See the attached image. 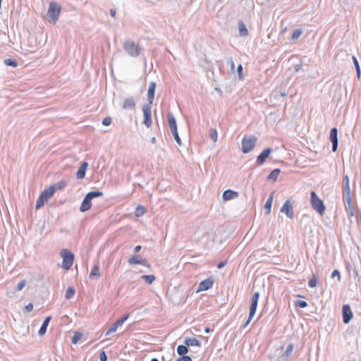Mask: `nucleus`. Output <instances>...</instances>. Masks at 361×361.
<instances>
[{"label":"nucleus","mask_w":361,"mask_h":361,"mask_svg":"<svg viewBox=\"0 0 361 361\" xmlns=\"http://www.w3.org/2000/svg\"><path fill=\"white\" fill-rule=\"evenodd\" d=\"M336 276H338V280L340 281V279H341V274H340V272L339 271H338L337 269H335L332 274H331V277L334 278Z\"/></svg>","instance_id":"603ef678"},{"label":"nucleus","mask_w":361,"mask_h":361,"mask_svg":"<svg viewBox=\"0 0 361 361\" xmlns=\"http://www.w3.org/2000/svg\"><path fill=\"white\" fill-rule=\"evenodd\" d=\"M101 273H100V268L98 265H94L92 270L90 271V273L89 274V278L91 279H93L94 278L98 279L100 277Z\"/></svg>","instance_id":"5701e85b"},{"label":"nucleus","mask_w":361,"mask_h":361,"mask_svg":"<svg viewBox=\"0 0 361 361\" xmlns=\"http://www.w3.org/2000/svg\"><path fill=\"white\" fill-rule=\"evenodd\" d=\"M271 152L272 149L270 147L264 149L257 157L256 164L257 165L263 164L266 161V159L269 157Z\"/></svg>","instance_id":"4468645a"},{"label":"nucleus","mask_w":361,"mask_h":361,"mask_svg":"<svg viewBox=\"0 0 361 361\" xmlns=\"http://www.w3.org/2000/svg\"><path fill=\"white\" fill-rule=\"evenodd\" d=\"M25 310H26V312H30L32 311L33 310V305L32 303H29L27 304L25 307Z\"/></svg>","instance_id":"3c124183"},{"label":"nucleus","mask_w":361,"mask_h":361,"mask_svg":"<svg viewBox=\"0 0 361 361\" xmlns=\"http://www.w3.org/2000/svg\"><path fill=\"white\" fill-rule=\"evenodd\" d=\"M150 361H159V360L157 358L154 357V358L151 359Z\"/></svg>","instance_id":"e2e57ef3"},{"label":"nucleus","mask_w":361,"mask_h":361,"mask_svg":"<svg viewBox=\"0 0 361 361\" xmlns=\"http://www.w3.org/2000/svg\"><path fill=\"white\" fill-rule=\"evenodd\" d=\"M226 261H222V262H220L218 264H217V268L218 269H222L223 267H225V265L226 264Z\"/></svg>","instance_id":"6e6d98bb"},{"label":"nucleus","mask_w":361,"mask_h":361,"mask_svg":"<svg viewBox=\"0 0 361 361\" xmlns=\"http://www.w3.org/2000/svg\"><path fill=\"white\" fill-rule=\"evenodd\" d=\"M238 197V192L231 190H226L223 192V200L224 201H228L234 198H236Z\"/></svg>","instance_id":"6ab92c4d"},{"label":"nucleus","mask_w":361,"mask_h":361,"mask_svg":"<svg viewBox=\"0 0 361 361\" xmlns=\"http://www.w3.org/2000/svg\"><path fill=\"white\" fill-rule=\"evenodd\" d=\"M343 198L347 202L348 209L351 211V215H353V206L351 201L350 180L348 175H345L343 179Z\"/></svg>","instance_id":"f257e3e1"},{"label":"nucleus","mask_w":361,"mask_h":361,"mask_svg":"<svg viewBox=\"0 0 361 361\" xmlns=\"http://www.w3.org/2000/svg\"><path fill=\"white\" fill-rule=\"evenodd\" d=\"M82 340H71V343L73 345H76L77 343H78L80 341H82Z\"/></svg>","instance_id":"bf43d9fd"},{"label":"nucleus","mask_w":361,"mask_h":361,"mask_svg":"<svg viewBox=\"0 0 361 361\" xmlns=\"http://www.w3.org/2000/svg\"><path fill=\"white\" fill-rule=\"evenodd\" d=\"M329 139L332 143V151L336 152L338 145V130L336 128H332L330 130Z\"/></svg>","instance_id":"9b49d317"},{"label":"nucleus","mask_w":361,"mask_h":361,"mask_svg":"<svg viewBox=\"0 0 361 361\" xmlns=\"http://www.w3.org/2000/svg\"><path fill=\"white\" fill-rule=\"evenodd\" d=\"M61 255L63 257L62 267L65 270L70 269L73 263L74 255L67 250H62Z\"/></svg>","instance_id":"39448f33"},{"label":"nucleus","mask_w":361,"mask_h":361,"mask_svg":"<svg viewBox=\"0 0 361 361\" xmlns=\"http://www.w3.org/2000/svg\"><path fill=\"white\" fill-rule=\"evenodd\" d=\"M156 82H150L147 90V99L149 104H152L154 99Z\"/></svg>","instance_id":"f3484780"},{"label":"nucleus","mask_w":361,"mask_h":361,"mask_svg":"<svg viewBox=\"0 0 361 361\" xmlns=\"http://www.w3.org/2000/svg\"><path fill=\"white\" fill-rule=\"evenodd\" d=\"M83 336V334L80 331H75L74 332L73 336L71 337V338H81Z\"/></svg>","instance_id":"8fccbe9b"},{"label":"nucleus","mask_w":361,"mask_h":361,"mask_svg":"<svg viewBox=\"0 0 361 361\" xmlns=\"http://www.w3.org/2000/svg\"><path fill=\"white\" fill-rule=\"evenodd\" d=\"M238 30L240 36L245 37L248 35V30L246 27V25L241 20L238 22Z\"/></svg>","instance_id":"393cba45"},{"label":"nucleus","mask_w":361,"mask_h":361,"mask_svg":"<svg viewBox=\"0 0 361 361\" xmlns=\"http://www.w3.org/2000/svg\"><path fill=\"white\" fill-rule=\"evenodd\" d=\"M319 283V280L316 277L314 274H312V277L308 281V286L310 288H314L316 287Z\"/></svg>","instance_id":"473e14b6"},{"label":"nucleus","mask_w":361,"mask_h":361,"mask_svg":"<svg viewBox=\"0 0 361 361\" xmlns=\"http://www.w3.org/2000/svg\"><path fill=\"white\" fill-rule=\"evenodd\" d=\"M176 361H192V359L190 356L181 355V357L178 358Z\"/></svg>","instance_id":"49530a36"},{"label":"nucleus","mask_w":361,"mask_h":361,"mask_svg":"<svg viewBox=\"0 0 361 361\" xmlns=\"http://www.w3.org/2000/svg\"><path fill=\"white\" fill-rule=\"evenodd\" d=\"M47 202L42 195H39L36 202V209H38L42 207L44 203Z\"/></svg>","instance_id":"e433bc0d"},{"label":"nucleus","mask_w":361,"mask_h":361,"mask_svg":"<svg viewBox=\"0 0 361 361\" xmlns=\"http://www.w3.org/2000/svg\"><path fill=\"white\" fill-rule=\"evenodd\" d=\"M257 140V138L255 136L249 138L244 137L242 140V152L245 154L251 152L254 149Z\"/></svg>","instance_id":"423d86ee"},{"label":"nucleus","mask_w":361,"mask_h":361,"mask_svg":"<svg viewBox=\"0 0 361 361\" xmlns=\"http://www.w3.org/2000/svg\"><path fill=\"white\" fill-rule=\"evenodd\" d=\"M227 63L229 64V66H231V68L232 71L234 70V66H235V64H234V62L232 60V59H227Z\"/></svg>","instance_id":"864d4df0"},{"label":"nucleus","mask_w":361,"mask_h":361,"mask_svg":"<svg viewBox=\"0 0 361 361\" xmlns=\"http://www.w3.org/2000/svg\"><path fill=\"white\" fill-rule=\"evenodd\" d=\"M4 63L6 66H13V67H16L18 66L17 61L12 59H6L4 60Z\"/></svg>","instance_id":"4c0bfd02"},{"label":"nucleus","mask_w":361,"mask_h":361,"mask_svg":"<svg viewBox=\"0 0 361 361\" xmlns=\"http://www.w3.org/2000/svg\"><path fill=\"white\" fill-rule=\"evenodd\" d=\"M125 51L132 57H137L140 55V47L132 41H126L123 43Z\"/></svg>","instance_id":"20e7f679"},{"label":"nucleus","mask_w":361,"mask_h":361,"mask_svg":"<svg viewBox=\"0 0 361 361\" xmlns=\"http://www.w3.org/2000/svg\"><path fill=\"white\" fill-rule=\"evenodd\" d=\"M139 257V255H133L131 257H130L128 259V262L129 264L130 265H133V264H142L149 269H151V265L149 264H148L147 261L146 260V259H138Z\"/></svg>","instance_id":"ddd939ff"},{"label":"nucleus","mask_w":361,"mask_h":361,"mask_svg":"<svg viewBox=\"0 0 361 361\" xmlns=\"http://www.w3.org/2000/svg\"><path fill=\"white\" fill-rule=\"evenodd\" d=\"M177 353L180 355H185L188 353V347L186 345H180L177 348Z\"/></svg>","instance_id":"c756f323"},{"label":"nucleus","mask_w":361,"mask_h":361,"mask_svg":"<svg viewBox=\"0 0 361 361\" xmlns=\"http://www.w3.org/2000/svg\"><path fill=\"white\" fill-rule=\"evenodd\" d=\"M352 59H353V63L355 65L357 77L358 79H360V76H361V70H360V67L358 61H357V58L355 56H353L352 57Z\"/></svg>","instance_id":"cd10ccee"},{"label":"nucleus","mask_w":361,"mask_h":361,"mask_svg":"<svg viewBox=\"0 0 361 361\" xmlns=\"http://www.w3.org/2000/svg\"><path fill=\"white\" fill-rule=\"evenodd\" d=\"M25 280H22L20 281L18 285H17V287H16V289L18 290H21L25 286Z\"/></svg>","instance_id":"a18cd8bd"},{"label":"nucleus","mask_w":361,"mask_h":361,"mask_svg":"<svg viewBox=\"0 0 361 361\" xmlns=\"http://www.w3.org/2000/svg\"><path fill=\"white\" fill-rule=\"evenodd\" d=\"M155 276L153 275V274H151V275H142L140 276V279L145 281V282L148 284V285H150L152 284L154 280H155Z\"/></svg>","instance_id":"a878e982"},{"label":"nucleus","mask_w":361,"mask_h":361,"mask_svg":"<svg viewBox=\"0 0 361 361\" xmlns=\"http://www.w3.org/2000/svg\"><path fill=\"white\" fill-rule=\"evenodd\" d=\"M128 315L126 314L121 318H119L117 319L111 326L110 328L106 331L105 336H109L113 333H115L117 330V329L122 326L123 324L128 319Z\"/></svg>","instance_id":"1a4fd4ad"},{"label":"nucleus","mask_w":361,"mask_h":361,"mask_svg":"<svg viewBox=\"0 0 361 361\" xmlns=\"http://www.w3.org/2000/svg\"><path fill=\"white\" fill-rule=\"evenodd\" d=\"M259 292H255L251 298V302H250V314L247 321L245 323V325H247L250 320L252 319L254 315L255 314L256 310L257 307V304L259 301Z\"/></svg>","instance_id":"0eeeda50"},{"label":"nucleus","mask_w":361,"mask_h":361,"mask_svg":"<svg viewBox=\"0 0 361 361\" xmlns=\"http://www.w3.org/2000/svg\"><path fill=\"white\" fill-rule=\"evenodd\" d=\"M61 11V6L59 3L56 1H51L49 3L47 16L49 18L51 23L53 24L56 23L59 18Z\"/></svg>","instance_id":"f03ea898"},{"label":"nucleus","mask_w":361,"mask_h":361,"mask_svg":"<svg viewBox=\"0 0 361 361\" xmlns=\"http://www.w3.org/2000/svg\"><path fill=\"white\" fill-rule=\"evenodd\" d=\"M310 202L312 207L320 215L324 214L326 207L324 202L317 196L314 191L310 192Z\"/></svg>","instance_id":"7ed1b4c3"},{"label":"nucleus","mask_w":361,"mask_h":361,"mask_svg":"<svg viewBox=\"0 0 361 361\" xmlns=\"http://www.w3.org/2000/svg\"><path fill=\"white\" fill-rule=\"evenodd\" d=\"M295 306L300 308H305L307 306V303L305 300H297L295 302Z\"/></svg>","instance_id":"37998d69"},{"label":"nucleus","mask_w":361,"mask_h":361,"mask_svg":"<svg viewBox=\"0 0 361 361\" xmlns=\"http://www.w3.org/2000/svg\"><path fill=\"white\" fill-rule=\"evenodd\" d=\"M107 355L104 350H102L99 355L100 361H106L107 360Z\"/></svg>","instance_id":"de8ad7c7"},{"label":"nucleus","mask_w":361,"mask_h":361,"mask_svg":"<svg viewBox=\"0 0 361 361\" xmlns=\"http://www.w3.org/2000/svg\"><path fill=\"white\" fill-rule=\"evenodd\" d=\"M141 248H142L141 245H137V246H135V247H134V252H135V253H137L138 252H140V251Z\"/></svg>","instance_id":"13d9d810"},{"label":"nucleus","mask_w":361,"mask_h":361,"mask_svg":"<svg viewBox=\"0 0 361 361\" xmlns=\"http://www.w3.org/2000/svg\"><path fill=\"white\" fill-rule=\"evenodd\" d=\"M169 125L171 130L177 129L176 118L172 114H169Z\"/></svg>","instance_id":"bb28decb"},{"label":"nucleus","mask_w":361,"mask_h":361,"mask_svg":"<svg viewBox=\"0 0 361 361\" xmlns=\"http://www.w3.org/2000/svg\"><path fill=\"white\" fill-rule=\"evenodd\" d=\"M302 34V30L300 29H296L293 31L291 38L293 39H297Z\"/></svg>","instance_id":"79ce46f5"},{"label":"nucleus","mask_w":361,"mask_h":361,"mask_svg":"<svg viewBox=\"0 0 361 361\" xmlns=\"http://www.w3.org/2000/svg\"><path fill=\"white\" fill-rule=\"evenodd\" d=\"M185 344L188 346H200L199 340H185Z\"/></svg>","instance_id":"c9c22d12"},{"label":"nucleus","mask_w":361,"mask_h":361,"mask_svg":"<svg viewBox=\"0 0 361 361\" xmlns=\"http://www.w3.org/2000/svg\"><path fill=\"white\" fill-rule=\"evenodd\" d=\"M300 68H301V66H297L295 68V71L298 72Z\"/></svg>","instance_id":"680f3d73"},{"label":"nucleus","mask_w":361,"mask_h":361,"mask_svg":"<svg viewBox=\"0 0 361 361\" xmlns=\"http://www.w3.org/2000/svg\"><path fill=\"white\" fill-rule=\"evenodd\" d=\"M51 316L47 317L44 319V320L38 331V334L39 336H43L45 334V333L47 332V326H48L49 323L51 321Z\"/></svg>","instance_id":"412c9836"},{"label":"nucleus","mask_w":361,"mask_h":361,"mask_svg":"<svg viewBox=\"0 0 361 361\" xmlns=\"http://www.w3.org/2000/svg\"><path fill=\"white\" fill-rule=\"evenodd\" d=\"M281 213L286 214V216L289 219L294 217V212L290 200H287L280 209Z\"/></svg>","instance_id":"9d476101"},{"label":"nucleus","mask_w":361,"mask_h":361,"mask_svg":"<svg viewBox=\"0 0 361 361\" xmlns=\"http://www.w3.org/2000/svg\"><path fill=\"white\" fill-rule=\"evenodd\" d=\"M204 331H205V332L208 333V332H209V328H205Z\"/></svg>","instance_id":"0e129e2a"},{"label":"nucleus","mask_w":361,"mask_h":361,"mask_svg":"<svg viewBox=\"0 0 361 361\" xmlns=\"http://www.w3.org/2000/svg\"><path fill=\"white\" fill-rule=\"evenodd\" d=\"M293 344L290 343V344L287 346V348H286V350H285V352H284L285 355H286V356H289V355L291 354V353H292V351H293Z\"/></svg>","instance_id":"c03bdc74"},{"label":"nucleus","mask_w":361,"mask_h":361,"mask_svg":"<svg viewBox=\"0 0 361 361\" xmlns=\"http://www.w3.org/2000/svg\"><path fill=\"white\" fill-rule=\"evenodd\" d=\"M87 166H88L87 162L84 161L82 163L81 166H80V168L78 169V170L76 173L77 178H78V179L84 178Z\"/></svg>","instance_id":"aec40b11"},{"label":"nucleus","mask_w":361,"mask_h":361,"mask_svg":"<svg viewBox=\"0 0 361 361\" xmlns=\"http://www.w3.org/2000/svg\"><path fill=\"white\" fill-rule=\"evenodd\" d=\"M343 321L344 324H348L353 318V312L348 305H344L342 307Z\"/></svg>","instance_id":"2eb2a0df"},{"label":"nucleus","mask_w":361,"mask_h":361,"mask_svg":"<svg viewBox=\"0 0 361 361\" xmlns=\"http://www.w3.org/2000/svg\"><path fill=\"white\" fill-rule=\"evenodd\" d=\"M146 212V209L141 205L137 206L135 211V216L136 217H140L143 216Z\"/></svg>","instance_id":"c85d7f7f"},{"label":"nucleus","mask_w":361,"mask_h":361,"mask_svg":"<svg viewBox=\"0 0 361 361\" xmlns=\"http://www.w3.org/2000/svg\"><path fill=\"white\" fill-rule=\"evenodd\" d=\"M135 102L133 97L125 98L122 103V109L124 110H134L135 109Z\"/></svg>","instance_id":"dca6fc26"},{"label":"nucleus","mask_w":361,"mask_h":361,"mask_svg":"<svg viewBox=\"0 0 361 361\" xmlns=\"http://www.w3.org/2000/svg\"><path fill=\"white\" fill-rule=\"evenodd\" d=\"M109 12H110V15L111 17L114 18L116 16V8H111Z\"/></svg>","instance_id":"4d7b16f0"},{"label":"nucleus","mask_w":361,"mask_h":361,"mask_svg":"<svg viewBox=\"0 0 361 361\" xmlns=\"http://www.w3.org/2000/svg\"><path fill=\"white\" fill-rule=\"evenodd\" d=\"M54 192V188L51 186H49L48 188L42 191L40 195H42L44 197V199L48 201V200L53 196Z\"/></svg>","instance_id":"4be33fe9"},{"label":"nucleus","mask_w":361,"mask_h":361,"mask_svg":"<svg viewBox=\"0 0 361 361\" xmlns=\"http://www.w3.org/2000/svg\"><path fill=\"white\" fill-rule=\"evenodd\" d=\"M237 71H238L239 77L241 78H242V72H243V66L241 64L238 65Z\"/></svg>","instance_id":"5fc2aeb1"},{"label":"nucleus","mask_w":361,"mask_h":361,"mask_svg":"<svg viewBox=\"0 0 361 361\" xmlns=\"http://www.w3.org/2000/svg\"><path fill=\"white\" fill-rule=\"evenodd\" d=\"M210 138L212 140L214 143L217 141L218 135L216 129H211L209 132Z\"/></svg>","instance_id":"58836bf2"},{"label":"nucleus","mask_w":361,"mask_h":361,"mask_svg":"<svg viewBox=\"0 0 361 361\" xmlns=\"http://www.w3.org/2000/svg\"><path fill=\"white\" fill-rule=\"evenodd\" d=\"M171 133L173 134V136L176 140V142H177L178 145H181V140H180V137H179L178 135V130L176 129V130H171Z\"/></svg>","instance_id":"ea45409f"},{"label":"nucleus","mask_w":361,"mask_h":361,"mask_svg":"<svg viewBox=\"0 0 361 361\" xmlns=\"http://www.w3.org/2000/svg\"><path fill=\"white\" fill-rule=\"evenodd\" d=\"M111 123V118L110 117H106L102 121V124L104 126H109Z\"/></svg>","instance_id":"09e8293b"},{"label":"nucleus","mask_w":361,"mask_h":361,"mask_svg":"<svg viewBox=\"0 0 361 361\" xmlns=\"http://www.w3.org/2000/svg\"><path fill=\"white\" fill-rule=\"evenodd\" d=\"M214 283V280L211 277H209V278L202 281L199 283L197 292L209 290V288H211L213 286Z\"/></svg>","instance_id":"f8f14e48"},{"label":"nucleus","mask_w":361,"mask_h":361,"mask_svg":"<svg viewBox=\"0 0 361 361\" xmlns=\"http://www.w3.org/2000/svg\"><path fill=\"white\" fill-rule=\"evenodd\" d=\"M87 195L88 196V197H90L91 200H92L95 197L102 196L103 192L101 191H90V192H87Z\"/></svg>","instance_id":"f704fd0d"},{"label":"nucleus","mask_w":361,"mask_h":361,"mask_svg":"<svg viewBox=\"0 0 361 361\" xmlns=\"http://www.w3.org/2000/svg\"><path fill=\"white\" fill-rule=\"evenodd\" d=\"M67 183L65 180H62L53 185H51L54 188V192L57 190H62L66 186Z\"/></svg>","instance_id":"7c9ffc66"},{"label":"nucleus","mask_w":361,"mask_h":361,"mask_svg":"<svg viewBox=\"0 0 361 361\" xmlns=\"http://www.w3.org/2000/svg\"><path fill=\"white\" fill-rule=\"evenodd\" d=\"M75 293V289L71 286H68L66 291V295H65L66 299L68 300V299L71 298L74 295Z\"/></svg>","instance_id":"72a5a7b5"},{"label":"nucleus","mask_w":361,"mask_h":361,"mask_svg":"<svg viewBox=\"0 0 361 361\" xmlns=\"http://www.w3.org/2000/svg\"><path fill=\"white\" fill-rule=\"evenodd\" d=\"M151 142L153 143V144L156 143V138L155 137H152L151 139Z\"/></svg>","instance_id":"052dcab7"},{"label":"nucleus","mask_w":361,"mask_h":361,"mask_svg":"<svg viewBox=\"0 0 361 361\" xmlns=\"http://www.w3.org/2000/svg\"><path fill=\"white\" fill-rule=\"evenodd\" d=\"M142 111H143V114H144L143 123L147 128H149L152 125L151 104H145L142 107Z\"/></svg>","instance_id":"6e6552de"},{"label":"nucleus","mask_w":361,"mask_h":361,"mask_svg":"<svg viewBox=\"0 0 361 361\" xmlns=\"http://www.w3.org/2000/svg\"><path fill=\"white\" fill-rule=\"evenodd\" d=\"M91 201H92V200L90 197H88V196L86 195L82 202L80 207V211L81 212H85L88 211L92 207Z\"/></svg>","instance_id":"a211bd4d"},{"label":"nucleus","mask_w":361,"mask_h":361,"mask_svg":"<svg viewBox=\"0 0 361 361\" xmlns=\"http://www.w3.org/2000/svg\"><path fill=\"white\" fill-rule=\"evenodd\" d=\"M273 197H274V192H271V195H269V197H268V199L267 200L266 203L264 204V209L266 210L265 214L267 215H269L271 212Z\"/></svg>","instance_id":"b1692460"},{"label":"nucleus","mask_w":361,"mask_h":361,"mask_svg":"<svg viewBox=\"0 0 361 361\" xmlns=\"http://www.w3.org/2000/svg\"><path fill=\"white\" fill-rule=\"evenodd\" d=\"M272 94L276 98L278 97L279 96H281L282 97H286L288 95V94L285 91H278V90L273 92Z\"/></svg>","instance_id":"a19ab883"},{"label":"nucleus","mask_w":361,"mask_h":361,"mask_svg":"<svg viewBox=\"0 0 361 361\" xmlns=\"http://www.w3.org/2000/svg\"><path fill=\"white\" fill-rule=\"evenodd\" d=\"M280 169H274L270 174L268 176L269 180H276L280 173Z\"/></svg>","instance_id":"2f4dec72"}]
</instances>
